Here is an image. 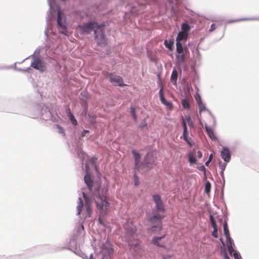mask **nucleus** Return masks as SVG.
<instances>
[{
  "label": "nucleus",
  "mask_w": 259,
  "mask_h": 259,
  "mask_svg": "<svg viewBox=\"0 0 259 259\" xmlns=\"http://www.w3.org/2000/svg\"><path fill=\"white\" fill-rule=\"evenodd\" d=\"M165 237V235H163V236L161 237H154L153 239L152 242V243L161 247H165V246L164 244H160L159 243V241L163 238H164Z\"/></svg>",
  "instance_id": "f3484780"
},
{
  "label": "nucleus",
  "mask_w": 259,
  "mask_h": 259,
  "mask_svg": "<svg viewBox=\"0 0 259 259\" xmlns=\"http://www.w3.org/2000/svg\"><path fill=\"white\" fill-rule=\"evenodd\" d=\"M135 231H136L135 229H132V233H135Z\"/></svg>",
  "instance_id": "864d4df0"
},
{
  "label": "nucleus",
  "mask_w": 259,
  "mask_h": 259,
  "mask_svg": "<svg viewBox=\"0 0 259 259\" xmlns=\"http://www.w3.org/2000/svg\"><path fill=\"white\" fill-rule=\"evenodd\" d=\"M197 156L199 158H201L202 157V152L200 151H198L197 152Z\"/></svg>",
  "instance_id": "09e8293b"
},
{
  "label": "nucleus",
  "mask_w": 259,
  "mask_h": 259,
  "mask_svg": "<svg viewBox=\"0 0 259 259\" xmlns=\"http://www.w3.org/2000/svg\"><path fill=\"white\" fill-rule=\"evenodd\" d=\"M55 126L58 130V132L59 133L62 134H63V135H65L64 130L62 127L60 126L59 125H56Z\"/></svg>",
  "instance_id": "72a5a7b5"
},
{
  "label": "nucleus",
  "mask_w": 259,
  "mask_h": 259,
  "mask_svg": "<svg viewBox=\"0 0 259 259\" xmlns=\"http://www.w3.org/2000/svg\"><path fill=\"white\" fill-rule=\"evenodd\" d=\"M159 97L161 103L164 104L167 109L172 110L173 109V105L171 102L167 101L164 97V92L163 87H161L159 92Z\"/></svg>",
  "instance_id": "1a4fd4ad"
},
{
  "label": "nucleus",
  "mask_w": 259,
  "mask_h": 259,
  "mask_svg": "<svg viewBox=\"0 0 259 259\" xmlns=\"http://www.w3.org/2000/svg\"><path fill=\"white\" fill-rule=\"evenodd\" d=\"M221 156L226 162H229L231 157L229 150L227 148H224L221 152Z\"/></svg>",
  "instance_id": "f8f14e48"
},
{
  "label": "nucleus",
  "mask_w": 259,
  "mask_h": 259,
  "mask_svg": "<svg viewBox=\"0 0 259 259\" xmlns=\"http://www.w3.org/2000/svg\"><path fill=\"white\" fill-rule=\"evenodd\" d=\"M177 53V54H182L183 52H186L188 49L183 48L181 42L176 41Z\"/></svg>",
  "instance_id": "aec40b11"
},
{
  "label": "nucleus",
  "mask_w": 259,
  "mask_h": 259,
  "mask_svg": "<svg viewBox=\"0 0 259 259\" xmlns=\"http://www.w3.org/2000/svg\"><path fill=\"white\" fill-rule=\"evenodd\" d=\"M233 256L235 259H240V254L236 252L233 253Z\"/></svg>",
  "instance_id": "37998d69"
},
{
  "label": "nucleus",
  "mask_w": 259,
  "mask_h": 259,
  "mask_svg": "<svg viewBox=\"0 0 259 259\" xmlns=\"http://www.w3.org/2000/svg\"><path fill=\"white\" fill-rule=\"evenodd\" d=\"M227 246L228 248L229 251L231 254L233 251V248L231 246V241H227Z\"/></svg>",
  "instance_id": "f704fd0d"
},
{
  "label": "nucleus",
  "mask_w": 259,
  "mask_h": 259,
  "mask_svg": "<svg viewBox=\"0 0 259 259\" xmlns=\"http://www.w3.org/2000/svg\"><path fill=\"white\" fill-rule=\"evenodd\" d=\"M226 163H224V164H220V168H221L222 171V175L223 174V171L224 170H225V168H226Z\"/></svg>",
  "instance_id": "e433bc0d"
},
{
  "label": "nucleus",
  "mask_w": 259,
  "mask_h": 259,
  "mask_svg": "<svg viewBox=\"0 0 259 259\" xmlns=\"http://www.w3.org/2000/svg\"><path fill=\"white\" fill-rule=\"evenodd\" d=\"M198 106H199L200 113L201 112L206 110V108H205V105L203 103L198 104Z\"/></svg>",
  "instance_id": "473e14b6"
},
{
  "label": "nucleus",
  "mask_w": 259,
  "mask_h": 259,
  "mask_svg": "<svg viewBox=\"0 0 259 259\" xmlns=\"http://www.w3.org/2000/svg\"><path fill=\"white\" fill-rule=\"evenodd\" d=\"M183 128H184L183 130H187L186 121L183 119Z\"/></svg>",
  "instance_id": "a18cd8bd"
},
{
  "label": "nucleus",
  "mask_w": 259,
  "mask_h": 259,
  "mask_svg": "<svg viewBox=\"0 0 259 259\" xmlns=\"http://www.w3.org/2000/svg\"><path fill=\"white\" fill-rule=\"evenodd\" d=\"M183 138H187V137H188V132L187 130H183Z\"/></svg>",
  "instance_id": "c03bdc74"
},
{
  "label": "nucleus",
  "mask_w": 259,
  "mask_h": 259,
  "mask_svg": "<svg viewBox=\"0 0 259 259\" xmlns=\"http://www.w3.org/2000/svg\"><path fill=\"white\" fill-rule=\"evenodd\" d=\"M57 25L61 29L60 32L65 35H67L65 17L64 14L60 10H59L58 12Z\"/></svg>",
  "instance_id": "39448f33"
},
{
  "label": "nucleus",
  "mask_w": 259,
  "mask_h": 259,
  "mask_svg": "<svg viewBox=\"0 0 259 259\" xmlns=\"http://www.w3.org/2000/svg\"><path fill=\"white\" fill-rule=\"evenodd\" d=\"M97 208L100 210L103 211L106 210L109 205V203L107 201L106 195L101 194L100 190L98 191V200L96 201Z\"/></svg>",
  "instance_id": "20e7f679"
},
{
  "label": "nucleus",
  "mask_w": 259,
  "mask_h": 259,
  "mask_svg": "<svg viewBox=\"0 0 259 259\" xmlns=\"http://www.w3.org/2000/svg\"><path fill=\"white\" fill-rule=\"evenodd\" d=\"M186 119L188 122L189 126L190 127H193L194 126V124L193 121L191 120V117L189 116H187L186 117Z\"/></svg>",
  "instance_id": "c756f323"
},
{
  "label": "nucleus",
  "mask_w": 259,
  "mask_h": 259,
  "mask_svg": "<svg viewBox=\"0 0 259 259\" xmlns=\"http://www.w3.org/2000/svg\"><path fill=\"white\" fill-rule=\"evenodd\" d=\"M103 259H111L110 257L109 256H105L104 255Z\"/></svg>",
  "instance_id": "3c124183"
},
{
  "label": "nucleus",
  "mask_w": 259,
  "mask_h": 259,
  "mask_svg": "<svg viewBox=\"0 0 259 259\" xmlns=\"http://www.w3.org/2000/svg\"><path fill=\"white\" fill-rule=\"evenodd\" d=\"M107 78L114 85L123 86L124 85L123 79L119 76L109 73L107 74Z\"/></svg>",
  "instance_id": "423d86ee"
},
{
  "label": "nucleus",
  "mask_w": 259,
  "mask_h": 259,
  "mask_svg": "<svg viewBox=\"0 0 259 259\" xmlns=\"http://www.w3.org/2000/svg\"><path fill=\"white\" fill-rule=\"evenodd\" d=\"M211 184L209 182H207L205 185V192L206 193L208 194L210 191Z\"/></svg>",
  "instance_id": "a878e982"
},
{
  "label": "nucleus",
  "mask_w": 259,
  "mask_h": 259,
  "mask_svg": "<svg viewBox=\"0 0 259 259\" xmlns=\"http://www.w3.org/2000/svg\"><path fill=\"white\" fill-rule=\"evenodd\" d=\"M186 53V52H183L182 54H177L176 58L179 64H181L185 62Z\"/></svg>",
  "instance_id": "a211bd4d"
},
{
  "label": "nucleus",
  "mask_w": 259,
  "mask_h": 259,
  "mask_svg": "<svg viewBox=\"0 0 259 259\" xmlns=\"http://www.w3.org/2000/svg\"><path fill=\"white\" fill-rule=\"evenodd\" d=\"M82 195L85 200V207L86 210L88 212L89 217H91L92 214L91 204L92 200L90 197L85 193L83 192Z\"/></svg>",
  "instance_id": "6e6552de"
},
{
  "label": "nucleus",
  "mask_w": 259,
  "mask_h": 259,
  "mask_svg": "<svg viewBox=\"0 0 259 259\" xmlns=\"http://www.w3.org/2000/svg\"><path fill=\"white\" fill-rule=\"evenodd\" d=\"M224 234L226 237L227 241H231V238L230 236L229 231L228 228L227 223L225 222L224 224Z\"/></svg>",
  "instance_id": "6ab92c4d"
},
{
  "label": "nucleus",
  "mask_w": 259,
  "mask_h": 259,
  "mask_svg": "<svg viewBox=\"0 0 259 259\" xmlns=\"http://www.w3.org/2000/svg\"><path fill=\"white\" fill-rule=\"evenodd\" d=\"M177 78H178V72L176 69H174L171 73L170 80H171V82L175 85L177 84Z\"/></svg>",
  "instance_id": "412c9836"
},
{
  "label": "nucleus",
  "mask_w": 259,
  "mask_h": 259,
  "mask_svg": "<svg viewBox=\"0 0 259 259\" xmlns=\"http://www.w3.org/2000/svg\"><path fill=\"white\" fill-rule=\"evenodd\" d=\"M189 161L191 163H195L196 162V158L195 156L191 153L189 155Z\"/></svg>",
  "instance_id": "393cba45"
},
{
  "label": "nucleus",
  "mask_w": 259,
  "mask_h": 259,
  "mask_svg": "<svg viewBox=\"0 0 259 259\" xmlns=\"http://www.w3.org/2000/svg\"><path fill=\"white\" fill-rule=\"evenodd\" d=\"M84 182L88 186L90 192L93 191V181L91 179V177L90 175L87 174L84 177Z\"/></svg>",
  "instance_id": "ddd939ff"
},
{
  "label": "nucleus",
  "mask_w": 259,
  "mask_h": 259,
  "mask_svg": "<svg viewBox=\"0 0 259 259\" xmlns=\"http://www.w3.org/2000/svg\"><path fill=\"white\" fill-rule=\"evenodd\" d=\"M205 128L208 137L213 141H215L217 140V137L215 135L214 131L212 128L208 126L207 125H205Z\"/></svg>",
  "instance_id": "4468645a"
},
{
  "label": "nucleus",
  "mask_w": 259,
  "mask_h": 259,
  "mask_svg": "<svg viewBox=\"0 0 259 259\" xmlns=\"http://www.w3.org/2000/svg\"><path fill=\"white\" fill-rule=\"evenodd\" d=\"M161 256L162 259H171L172 255L170 254H162Z\"/></svg>",
  "instance_id": "58836bf2"
},
{
  "label": "nucleus",
  "mask_w": 259,
  "mask_h": 259,
  "mask_svg": "<svg viewBox=\"0 0 259 259\" xmlns=\"http://www.w3.org/2000/svg\"><path fill=\"white\" fill-rule=\"evenodd\" d=\"M220 240H221V241L223 243H223V240H222V239H221H221H220Z\"/></svg>",
  "instance_id": "5fc2aeb1"
},
{
  "label": "nucleus",
  "mask_w": 259,
  "mask_h": 259,
  "mask_svg": "<svg viewBox=\"0 0 259 259\" xmlns=\"http://www.w3.org/2000/svg\"><path fill=\"white\" fill-rule=\"evenodd\" d=\"M100 26L96 22L90 21L82 25H79V27L81 30L82 34H87L90 33L93 30L95 31L96 28Z\"/></svg>",
  "instance_id": "7ed1b4c3"
},
{
  "label": "nucleus",
  "mask_w": 259,
  "mask_h": 259,
  "mask_svg": "<svg viewBox=\"0 0 259 259\" xmlns=\"http://www.w3.org/2000/svg\"><path fill=\"white\" fill-rule=\"evenodd\" d=\"M95 39L98 45L106 46V39L105 37L103 31V26L101 25L95 30Z\"/></svg>",
  "instance_id": "f03ea898"
},
{
  "label": "nucleus",
  "mask_w": 259,
  "mask_h": 259,
  "mask_svg": "<svg viewBox=\"0 0 259 259\" xmlns=\"http://www.w3.org/2000/svg\"><path fill=\"white\" fill-rule=\"evenodd\" d=\"M164 216L159 214H153V216L149 219L150 221L153 224H156L153 226L149 231L151 232H159L162 230V220L163 219Z\"/></svg>",
  "instance_id": "f257e3e1"
},
{
  "label": "nucleus",
  "mask_w": 259,
  "mask_h": 259,
  "mask_svg": "<svg viewBox=\"0 0 259 259\" xmlns=\"http://www.w3.org/2000/svg\"><path fill=\"white\" fill-rule=\"evenodd\" d=\"M182 105L184 108L185 109H189L190 108V104L188 100L186 99H183L182 102Z\"/></svg>",
  "instance_id": "b1692460"
},
{
  "label": "nucleus",
  "mask_w": 259,
  "mask_h": 259,
  "mask_svg": "<svg viewBox=\"0 0 259 259\" xmlns=\"http://www.w3.org/2000/svg\"><path fill=\"white\" fill-rule=\"evenodd\" d=\"M102 252L104 253V255L109 256L110 254L113 252V248L112 245L110 243L109 241H106L103 244L102 248Z\"/></svg>",
  "instance_id": "9d476101"
},
{
  "label": "nucleus",
  "mask_w": 259,
  "mask_h": 259,
  "mask_svg": "<svg viewBox=\"0 0 259 259\" xmlns=\"http://www.w3.org/2000/svg\"><path fill=\"white\" fill-rule=\"evenodd\" d=\"M212 157H213V155L212 154H211L209 156L208 160L205 162V165L206 166H207L208 165V164L209 163V162L211 161V160L212 159Z\"/></svg>",
  "instance_id": "a19ab883"
},
{
  "label": "nucleus",
  "mask_w": 259,
  "mask_h": 259,
  "mask_svg": "<svg viewBox=\"0 0 259 259\" xmlns=\"http://www.w3.org/2000/svg\"><path fill=\"white\" fill-rule=\"evenodd\" d=\"M31 66L37 70L43 71L45 65L42 61L38 58L35 59L31 64Z\"/></svg>",
  "instance_id": "9b49d317"
},
{
  "label": "nucleus",
  "mask_w": 259,
  "mask_h": 259,
  "mask_svg": "<svg viewBox=\"0 0 259 259\" xmlns=\"http://www.w3.org/2000/svg\"><path fill=\"white\" fill-rule=\"evenodd\" d=\"M195 99H196V102H197L198 104H199L202 103V101H201V97H200V96L199 95H197L195 97Z\"/></svg>",
  "instance_id": "4c0bfd02"
},
{
  "label": "nucleus",
  "mask_w": 259,
  "mask_h": 259,
  "mask_svg": "<svg viewBox=\"0 0 259 259\" xmlns=\"http://www.w3.org/2000/svg\"><path fill=\"white\" fill-rule=\"evenodd\" d=\"M213 231L212 233V235L214 237V238H217L218 237V228L217 227V228H213Z\"/></svg>",
  "instance_id": "c9c22d12"
},
{
  "label": "nucleus",
  "mask_w": 259,
  "mask_h": 259,
  "mask_svg": "<svg viewBox=\"0 0 259 259\" xmlns=\"http://www.w3.org/2000/svg\"><path fill=\"white\" fill-rule=\"evenodd\" d=\"M90 259H93V257L92 256V257H90Z\"/></svg>",
  "instance_id": "6e6d98bb"
},
{
  "label": "nucleus",
  "mask_w": 259,
  "mask_h": 259,
  "mask_svg": "<svg viewBox=\"0 0 259 259\" xmlns=\"http://www.w3.org/2000/svg\"><path fill=\"white\" fill-rule=\"evenodd\" d=\"M224 259H230L229 256L227 255V253H225L224 256Z\"/></svg>",
  "instance_id": "8fccbe9b"
},
{
  "label": "nucleus",
  "mask_w": 259,
  "mask_h": 259,
  "mask_svg": "<svg viewBox=\"0 0 259 259\" xmlns=\"http://www.w3.org/2000/svg\"><path fill=\"white\" fill-rule=\"evenodd\" d=\"M132 153L134 155L135 161V168L138 169L139 168V163L141 159V155L138 153L135 150H133Z\"/></svg>",
  "instance_id": "2eb2a0df"
},
{
  "label": "nucleus",
  "mask_w": 259,
  "mask_h": 259,
  "mask_svg": "<svg viewBox=\"0 0 259 259\" xmlns=\"http://www.w3.org/2000/svg\"><path fill=\"white\" fill-rule=\"evenodd\" d=\"M90 131L89 130H84L82 132V136L84 137L87 133H89Z\"/></svg>",
  "instance_id": "de8ad7c7"
},
{
  "label": "nucleus",
  "mask_w": 259,
  "mask_h": 259,
  "mask_svg": "<svg viewBox=\"0 0 259 259\" xmlns=\"http://www.w3.org/2000/svg\"><path fill=\"white\" fill-rule=\"evenodd\" d=\"M65 111L68 116H69V115L72 114L71 112V110L69 108H66Z\"/></svg>",
  "instance_id": "49530a36"
},
{
  "label": "nucleus",
  "mask_w": 259,
  "mask_h": 259,
  "mask_svg": "<svg viewBox=\"0 0 259 259\" xmlns=\"http://www.w3.org/2000/svg\"><path fill=\"white\" fill-rule=\"evenodd\" d=\"M153 199L155 203L156 210L158 211L164 212L165 209L161 197L158 194H155L153 196Z\"/></svg>",
  "instance_id": "0eeeda50"
},
{
  "label": "nucleus",
  "mask_w": 259,
  "mask_h": 259,
  "mask_svg": "<svg viewBox=\"0 0 259 259\" xmlns=\"http://www.w3.org/2000/svg\"><path fill=\"white\" fill-rule=\"evenodd\" d=\"M78 200L79 202L77 206V209L78 211L77 215H80L81 212V209L83 206V202L82 199L80 197L79 198Z\"/></svg>",
  "instance_id": "5701e85b"
},
{
  "label": "nucleus",
  "mask_w": 259,
  "mask_h": 259,
  "mask_svg": "<svg viewBox=\"0 0 259 259\" xmlns=\"http://www.w3.org/2000/svg\"><path fill=\"white\" fill-rule=\"evenodd\" d=\"M99 222L100 224H102V221L100 218H99Z\"/></svg>",
  "instance_id": "603ef678"
},
{
  "label": "nucleus",
  "mask_w": 259,
  "mask_h": 259,
  "mask_svg": "<svg viewBox=\"0 0 259 259\" xmlns=\"http://www.w3.org/2000/svg\"><path fill=\"white\" fill-rule=\"evenodd\" d=\"M131 114L133 117V119L136 121L137 120V115H136V109L135 107H132L131 108Z\"/></svg>",
  "instance_id": "cd10ccee"
},
{
  "label": "nucleus",
  "mask_w": 259,
  "mask_h": 259,
  "mask_svg": "<svg viewBox=\"0 0 259 259\" xmlns=\"http://www.w3.org/2000/svg\"><path fill=\"white\" fill-rule=\"evenodd\" d=\"M69 118L71 120L72 123L74 125H76L77 124V121L75 118L74 115L73 114H70L69 116Z\"/></svg>",
  "instance_id": "c85d7f7f"
},
{
  "label": "nucleus",
  "mask_w": 259,
  "mask_h": 259,
  "mask_svg": "<svg viewBox=\"0 0 259 259\" xmlns=\"http://www.w3.org/2000/svg\"><path fill=\"white\" fill-rule=\"evenodd\" d=\"M188 34L185 32H179L176 38L177 42L186 41L188 38Z\"/></svg>",
  "instance_id": "dca6fc26"
},
{
  "label": "nucleus",
  "mask_w": 259,
  "mask_h": 259,
  "mask_svg": "<svg viewBox=\"0 0 259 259\" xmlns=\"http://www.w3.org/2000/svg\"><path fill=\"white\" fill-rule=\"evenodd\" d=\"M181 29L182 31L180 32H185L188 34V32L190 30V27L188 23H184L182 25Z\"/></svg>",
  "instance_id": "4be33fe9"
},
{
  "label": "nucleus",
  "mask_w": 259,
  "mask_h": 259,
  "mask_svg": "<svg viewBox=\"0 0 259 259\" xmlns=\"http://www.w3.org/2000/svg\"><path fill=\"white\" fill-rule=\"evenodd\" d=\"M134 184L136 186H138L139 185V178L136 175V171L134 175Z\"/></svg>",
  "instance_id": "2f4dec72"
},
{
  "label": "nucleus",
  "mask_w": 259,
  "mask_h": 259,
  "mask_svg": "<svg viewBox=\"0 0 259 259\" xmlns=\"http://www.w3.org/2000/svg\"><path fill=\"white\" fill-rule=\"evenodd\" d=\"M210 221L211 224V226H212V228H217V225L215 219L213 218V217L212 215H210Z\"/></svg>",
  "instance_id": "7c9ffc66"
},
{
  "label": "nucleus",
  "mask_w": 259,
  "mask_h": 259,
  "mask_svg": "<svg viewBox=\"0 0 259 259\" xmlns=\"http://www.w3.org/2000/svg\"><path fill=\"white\" fill-rule=\"evenodd\" d=\"M216 25L215 24H212L211 26H210V28L209 30V32H212L213 31H214L215 28H216Z\"/></svg>",
  "instance_id": "ea45409f"
},
{
  "label": "nucleus",
  "mask_w": 259,
  "mask_h": 259,
  "mask_svg": "<svg viewBox=\"0 0 259 259\" xmlns=\"http://www.w3.org/2000/svg\"><path fill=\"white\" fill-rule=\"evenodd\" d=\"M184 140L190 146H192V143L190 142V139H188V137H187V138H183Z\"/></svg>",
  "instance_id": "79ce46f5"
},
{
  "label": "nucleus",
  "mask_w": 259,
  "mask_h": 259,
  "mask_svg": "<svg viewBox=\"0 0 259 259\" xmlns=\"http://www.w3.org/2000/svg\"><path fill=\"white\" fill-rule=\"evenodd\" d=\"M164 45L165 47L169 49L170 50H172V46H173V41H167V40H165L164 41Z\"/></svg>",
  "instance_id": "bb28decb"
}]
</instances>
